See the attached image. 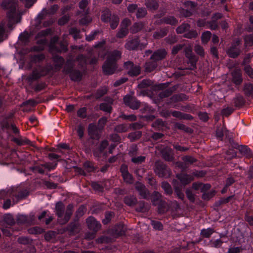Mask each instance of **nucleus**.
Here are the masks:
<instances>
[{
  "label": "nucleus",
  "mask_w": 253,
  "mask_h": 253,
  "mask_svg": "<svg viewBox=\"0 0 253 253\" xmlns=\"http://www.w3.org/2000/svg\"><path fill=\"white\" fill-rule=\"evenodd\" d=\"M53 31L50 28L39 31L35 36V39L37 40L36 45L30 48L32 52L42 53L45 50L46 44L47 43V39L46 37L52 36Z\"/></svg>",
  "instance_id": "1"
},
{
  "label": "nucleus",
  "mask_w": 253,
  "mask_h": 253,
  "mask_svg": "<svg viewBox=\"0 0 253 253\" xmlns=\"http://www.w3.org/2000/svg\"><path fill=\"white\" fill-rule=\"evenodd\" d=\"M0 6L4 10H7L6 17L9 22H13L16 20L17 3L14 0H3Z\"/></svg>",
  "instance_id": "2"
},
{
  "label": "nucleus",
  "mask_w": 253,
  "mask_h": 253,
  "mask_svg": "<svg viewBox=\"0 0 253 253\" xmlns=\"http://www.w3.org/2000/svg\"><path fill=\"white\" fill-rule=\"evenodd\" d=\"M147 43L142 42L139 37L137 36H129L125 45V48L128 50H137L142 49L146 46Z\"/></svg>",
  "instance_id": "3"
},
{
  "label": "nucleus",
  "mask_w": 253,
  "mask_h": 253,
  "mask_svg": "<svg viewBox=\"0 0 253 253\" xmlns=\"http://www.w3.org/2000/svg\"><path fill=\"white\" fill-rule=\"evenodd\" d=\"M57 164L51 165L50 163H45L44 164L36 165L32 167L30 169L33 173H39L40 174H44L45 172L47 173L51 170L54 169Z\"/></svg>",
  "instance_id": "4"
},
{
  "label": "nucleus",
  "mask_w": 253,
  "mask_h": 253,
  "mask_svg": "<svg viewBox=\"0 0 253 253\" xmlns=\"http://www.w3.org/2000/svg\"><path fill=\"white\" fill-rule=\"evenodd\" d=\"M109 146V142L106 139L101 141L94 149L93 153L95 157L101 158L102 156L105 157L107 155V152L105 150Z\"/></svg>",
  "instance_id": "5"
},
{
  "label": "nucleus",
  "mask_w": 253,
  "mask_h": 253,
  "mask_svg": "<svg viewBox=\"0 0 253 253\" xmlns=\"http://www.w3.org/2000/svg\"><path fill=\"white\" fill-rule=\"evenodd\" d=\"M240 44L241 42L239 40H237L231 44L226 51L229 57L236 58L238 57L241 52Z\"/></svg>",
  "instance_id": "6"
},
{
  "label": "nucleus",
  "mask_w": 253,
  "mask_h": 253,
  "mask_svg": "<svg viewBox=\"0 0 253 253\" xmlns=\"http://www.w3.org/2000/svg\"><path fill=\"white\" fill-rule=\"evenodd\" d=\"M125 104L132 110L138 109L140 106V102L134 96L127 94L124 97Z\"/></svg>",
  "instance_id": "7"
},
{
  "label": "nucleus",
  "mask_w": 253,
  "mask_h": 253,
  "mask_svg": "<svg viewBox=\"0 0 253 253\" xmlns=\"http://www.w3.org/2000/svg\"><path fill=\"white\" fill-rule=\"evenodd\" d=\"M124 67L128 69L127 74L130 77H136L140 74V67L139 66L135 65L132 61L125 62Z\"/></svg>",
  "instance_id": "8"
},
{
  "label": "nucleus",
  "mask_w": 253,
  "mask_h": 253,
  "mask_svg": "<svg viewBox=\"0 0 253 253\" xmlns=\"http://www.w3.org/2000/svg\"><path fill=\"white\" fill-rule=\"evenodd\" d=\"M126 228L125 225L122 223H119L115 225L114 228L109 231V233L112 236L118 238L126 235Z\"/></svg>",
  "instance_id": "9"
},
{
  "label": "nucleus",
  "mask_w": 253,
  "mask_h": 253,
  "mask_svg": "<svg viewBox=\"0 0 253 253\" xmlns=\"http://www.w3.org/2000/svg\"><path fill=\"white\" fill-rule=\"evenodd\" d=\"M66 72L69 75L71 81L74 82H80L83 78L82 72L77 69H74L72 66H69L66 69Z\"/></svg>",
  "instance_id": "10"
},
{
  "label": "nucleus",
  "mask_w": 253,
  "mask_h": 253,
  "mask_svg": "<svg viewBox=\"0 0 253 253\" xmlns=\"http://www.w3.org/2000/svg\"><path fill=\"white\" fill-rule=\"evenodd\" d=\"M117 68L116 63L106 59L102 65V71L106 75H111L114 73Z\"/></svg>",
  "instance_id": "11"
},
{
  "label": "nucleus",
  "mask_w": 253,
  "mask_h": 253,
  "mask_svg": "<svg viewBox=\"0 0 253 253\" xmlns=\"http://www.w3.org/2000/svg\"><path fill=\"white\" fill-rule=\"evenodd\" d=\"M157 23L159 25L168 24L171 26H175L178 23V20L174 16L167 15L159 20H157Z\"/></svg>",
  "instance_id": "12"
},
{
  "label": "nucleus",
  "mask_w": 253,
  "mask_h": 253,
  "mask_svg": "<svg viewBox=\"0 0 253 253\" xmlns=\"http://www.w3.org/2000/svg\"><path fill=\"white\" fill-rule=\"evenodd\" d=\"M88 133L90 139L93 140H99L100 134L99 131L98 127L94 123H90L87 128Z\"/></svg>",
  "instance_id": "13"
},
{
  "label": "nucleus",
  "mask_w": 253,
  "mask_h": 253,
  "mask_svg": "<svg viewBox=\"0 0 253 253\" xmlns=\"http://www.w3.org/2000/svg\"><path fill=\"white\" fill-rule=\"evenodd\" d=\"M167 55V52L164 48L158 49L152 53L150 56V60H154L158 63L164 60Z\"/></svg>",
  "instance_id": "14"
},
{
  "label": "nucleus",
  "mask_w": 253,
  "mask_h": 253,
  "mask_svg": "<svg viewBox=\"0 0 253 253\" xmlns=\"http://www.w3.org/2000/svg\"><path fill=\"white\" fill-rule=\"evenodd\" d=\"M135 188L138 192L139 195H140L143 199H149V191L143 184L137 181L135 184Z\"/></svg>",
  "instance_id": "15"
},
{
  "label": "nucleus",
  "mask_w": 253,
  "mask_h": 253,
  "mask_svg": "<svg viewBox=\"0 0 253 253\" xmlns=\"http://www.w3.org/2000/svg\"><path fill=\"white\" fill-rule=\"evenodd\" d=\"M86 223L88 228L95 232H97L101 227V224L93 216L88 217L86 220Z\"/></svg>",
  "instance_id": "16"
},
{
  "label": "nucleus",
  "mask_w": 253,
  "mask_h": 253,
  "mask_svg": "<svg viewBox=\"0 0 253 253\" xmlns=\"http://www.w3.org/2000/svg\"><path fill=\"white\" fill-rule=\"evenodd\" d=\"M231 134V133L225 127H218L216 130V136L218 140L221 141L223 140L224 136L227 140L228 138L230 137Z\"/></svg>",
  "instance_id": "17"
},
{
  "label": "nucleus",
  "mask_w": 253,
  "mask_h": 253,
  "mask_svg": "<svg viewBox=\"0 0 253 253\" xmlns=\"http://www.w3.org/2000/svg\"><path fill=\"white\" fill-rule=\"evenodd\" d=\"M155 167L156 174H172L171 172L169 171L168 166L162 162H157Z\"/></svg>",
  "instance_id": "18"
},
{
  "label": "nucleus",
  "mask_w": 253,
  "mask_h": 253,
  "mask_svg": "<svg viewBox=\"0 0 253 253\" xmlns=\"http://www.w3.org/2000/svg\"><path fill=\"white\" fill-rule=\"evenodd\" d=\"M34 220L35 217L34 215H30L29 217L25 215H19L16 219L18 224L28 225L33 224Z\"/></svg>",
  "instance_id": "19"
},
{
  "label": "nucleus",
  "mask_w": 253,
  "mask_h": 253,
  "mask_svg": "<svg viewBox=\"0 0 253 253\" xmlns=\"http://www.w3.org/2000/svg\"><path fill=\"white\" fill-rule=\"evenodd\" d=\"M172 185L173 186L174 193L176 196L180 199L183 200L184 198V195L182 192V186L180 181L177 179H173L172 180Z\"/></svg>",
  "instance_id": "20"
},
{
  "label": "nucleus",
  "mask_w": 253,
  "mask_h": 253,
  "mask_svg": "<svg viewBox=\"0 0 253 253\" xmlns=\"http://www.w3.org/2000/svg\"><path fill=\"white\" fill-rule=\"evenodd\" d=\"M237 156L236 152L232 149H229V150H227L223 155V157L226 161V163H227L226 167L229 168L230 165L232 164V162L231 161L236 158Z\"/></svg>",
  "instance_id": "21"
},
{
  "label": "nucleus",
  "mask_w": 253,
  "mask_h": 253,
  "mask_svg": "<svg viewBox=\"0 0 253 253\" xmlns=\"http://www.w3.org/2000/svg\"><path fill=\"white\" fill-rule=\"evenodd\" d=\"M59 39L57 36L52 37L49 42L47 40V43L46 44V46L48 47L49 51L54 52V50H57V44L59 43Z\"/></svg>",
  "instance_id": "22"
},
{
  "label": "nucleus",
  "mask_w": 253,
  "mask_h": 253,
  "mask_svg": "<svg viewBox=\"0 0 253 253\" xmlns=\"http://www.w3.org/2000/svg\"><path fill=\"white\" fill-rule=\"evenodd\" d=\"M169 31V27L167 26L161 28L155 31L153 34V37L156 40L161 39L167 35Z\"/></svg>",
  "instance_id": "23"
},
{
  "label": "nucleus",
  "mask_w": 253,
  "mask_h": 253,
  "mask_svg": "<svg viewBox=\"0 0 253 253\" xmlns=\"http://www.w3.org/2000/svg\"><path fill=\"white\" fill-rule=\"evenodd\" d=\"M84 167L88 172H98L99 171V168L90 161H85L84 164Z\"/></svg>",
  "instance_id": "24"
},
{
  "label": "nucleus",
  "mask_w": 253,
  "mask_h": 253,
  "mask_svg": "<svg viewBox=\"0 0 253 253\" xmlns=\"http://www.w3.org/2000/svg\"><path fill=\"white\" fill-rule=\"evenodd\" d=\"M163 158L166 161H172L173 159V151L171 148L167 147L161 151Z\"/></svg>",
  "instance_id": "25"
},
{
  "label": "nucleus",
  "mask_w": 253,
  "mask_h": 253,
  "mask_svg": "<svg viewBox=\"0 0 253 253\" xmlns=\"http://www.w3.org/2000/svg\"><path fill=\"white\" fill-rule=\"evenodd\" d=\"M182 94H174L168 100V104L171 107L177 108L179 102L182 100Z\"/></svg>",
  "instance_id": "26"
},
{
  "label": "nucleus",
  "mask_w": 253,
  "mask_h": 253,
  "mask_svg": "<svg viewBox=\"0 0 253 253\" xmlns=\"http://www.w3.org/2000/svg\"><path fill=\"white\" fill-rule=\"evenodd\" d=\"M157 206H158L157 212L159 214H164L169 210L168 203L163 200H160Z\"/></svg>",
  "instance_id": "27"
},
{
  "label": "nucleus",
  "mask_w": 253,
  "mask_h": 253,
  "mask_svg": "<svg viewBox=\"0 0 253 253\" xmlns=\"http://www.w3.org/2000/svg\"><path fill=\"white\" fill-rule=\"evenodd\" d=\"M158 66V64L154 60H149L145 62L144 65L145 71L147 73H151L156 70Z\"/></svg>",
  "instance_id": "28"
},
{
  "label": "nucleus",
  "mask_w": 253,
  "mask_h": 253,
  "mask_svg": "<svg viewBox=\"0 0 253 253\" xmlns=\"http://www.w3.org/2000/svg\"><path fill=\"white\" fill-rule=\"evenodd\" d=\"M238 150L242 155L247 158L251 159L253 157V152L247 146L241 145Z\"/></svg>",
  "instance_id": "29"
},
{
  "label": "nucleus",
  "mask_w": 253,
  "mask_h": 253,
  "mask_svg": "<svg viewBox=\"0 0 253 253\" xmlns=\"http://www.w3.org/2000/svg\"><path fill=\"white\" fill-rule=\"evenodd\" d=\"M183 162L177 163V166L182 169V172H184L185 169L189 167L190 164V156L186 155L182 158Z\"/></svg>",
  "instance_id": "30"
},
{
  "label": "nucleus",
  "mask_w": 253,
  "mask_h": 253,
  "mask_svg": "<svg viewBox=\"0 0 253 253\" xmlns=\"http://www.w3.org/2000/svg\"><path fill=\"white\" fill-rule=\"evenodd\" d=\"M190 25L188 24H182L178 26L176 29V32L177 34H182L185 32H188L186 34L185 37L190 39V31H189Z\"/></svg>",
  "instance_id": "31"
},
{
  "label": "nucleus",
  "mask_w": 253,
  "mask_h": 253,
  "mask_svg": "<svg viewBox=\"0 0 253 253\" xmlns=\"http://www.w3.org/2000/svg\"><path fill=\"white\" fill-rule=\"evenodd\" d=\"M243 91L246 96L253 98V84L245 83L244 85Z\"/></svg>",
  "instance_id": "32"
},
{
  "label": "nucleus",
  "mask_w": 253,
  "mask_h": 253,
  "mask_svg": "<svg viewBox=\"0 0 253 253\" xmlns=\"http://www.w3.org/2000/svg\"><path fill=\"white\" fill-rule=\"evenodd\" d=\"M45 74L43 73V70L41 69L39 71L37 69L32 71L31 74L29 77V80L31 81H35L43 76Z\"/></svg>",
  "instance_id": "33"
},
{
  "label": "nucleus",
  "mask_w": 253,
  "mask_h": 253,
  "mask_svg": "<svg viewBox=\"0 0 253 253\" xmlns=\"http://www.w3.org/2000/svg\"><path fill=\"white\" fill-rule=\"evenodd\" d=\"M145 4L146 7L151 11L157 10L159 6L157 0H146Z\"/></svg>",
  "instance_id": "34"
},
{
  "label": "nucleus",
  "mask_w": 253,
  "mask_h": 253,
  "mask_svg": "<svg viewBox=\"0 0 253 253\" xmlns=\"http://www.w3.org/2000/svg\"><path fill=\"white\" fill-rule=\"evenodd\" d=\"M176 89L175 86L169 87L164 90L161 91L159 94V96L161 99L167 97L171 95V94Z\"/></svg>",
  "instance_id": "35"
},
{
  "label": "nucleus",
  "mask_w": 253,
  "mask_h": 253,
  "mask_svg": "<svg viewBox=\"0 0 253 253\" xmlns=\"http://www.w3.org/2000/svg\"><path fill=\"white\" fill-rule=\"evenodd\" d=\"M65 210V206L62 201H59L55 205L56 213L58 217H62Z\"/></svg>",
  "instance_id": "36"
},
{
  "label": "nucleus",
  "mask_w": 253,
  "mask_h": 253,
  "mask_svg": "<svg viewBox=\"0 0 253 253\" xmlns=\"http://www.w3.org/2000/svg\"><path fill=\"white\" fill-rule=\"evenodd\" d=\"M88 5V0H81L79 3V7L82 10L83 14L84 16H87L89 14V9L87 8Z\"/></svg>",
  "instance_id": "37"
},
{
  "label": "nucleus",
  "mask_w": 253,
  "mask_h": 253,
  "mask_svg": "<svg viewBox=\"0 0 253 253\" xmlns=\"http://www.w3.org/2000/svg\"><path fill=\"white\" fill-rule=\"evenodd\" d=\"M121 51L117 49L114 50L112 51L107 59L110 60L116 63L117 61L121 57Z\"/></svg>",
  "instance_id": "38"
},
{
  "label": "nucleus",
  "mask_w": 253,
  "mask_h": 253,
  "mask_svg": "<svg viewBox=\"0 0 253 253\" xmlns=\"http://www.w3.org/2000/svg\"><path fill=\"white\" fill-rule=\"evenodd\" d=\"M149 197H151V202L153 206H156L161 199L162 195L158 191H154L151 195L150 194Z\"/></svg>",
  "instance_id": "39"
},
{
  "label": "nucleus",
  "mask_w": 253,
  "mask_h": 253,
  "mask_svg": "<svg viewBox=\"0 0 253 253\" xmlns=\"http://www.w3.org/2000/svg\"><path fill=\"white\" fill-rule=\"evenodd\" d=\"M112 17V15L111 11L108 9H107L102 12L101 16V19L104 23H109L110 21L111 18Z\"/></svg>",
  "instance_id": "40"
},
{
  "label": "nucleus",
  "mask_w": 253,
  "mask_h": 253,
  "mask_svg": "<svg viewBox=\"0 0 253 253\" xmlns=\"http://www.w3.org/2000/svg\"><path fill=\"white\" fill-rule=\"evenodd\" d=\"M124 202L128 206H133L137 204V200L133 196H126L124 197Z\"/></svg>",
  "instance_id": "41"
},
{
  "label": "nucleus",
  "mask_w": 253,
  "mask_h": 253,
  "mask_svg": "<svg viewBox=\"0 0 253 253\" xmlns=\"http://www.w3.org/2000/svg\"><path fill=\"white\" fill-rule=\"evenodd\" d=\"M235 106L237 108L242 107L245 104L246 100L242 95L236 96L233 100Z\"/></svg>",
  "instance_id": "42"
},
{
  "label": "nucleus",
  "mask_w": 253,
  "mask_h": 253,
  "mask_svg": "<svg viewBox=\"0 0 253 253\" xmlns=\"http://www.w3.org/2000/svg\"><path fill=\"white\" fill-rule=\"evenodd\" d=\"M79 226L80 224L79 223L71 222L66 228H64L63 232H61V234H63L67 231H70L71 233H73Z\"/></svg>",
  "instance_id": "43"
},
{
  "label": "nucleus",
  "mask_w": 253,
  "mask_h": 253,
  "mask_svg": "<svg viewBox=\"0 0 253 253\" xmlns=\"http://www.w3.org/2000/svg\"><path fill=\"white\" fill-rule=\"evenodd\" d=\"M152 126L155 129L161 130L165 126V123L162 119H158L152 123Z\"/></svg>",
  "instance_id": "44"
},
{
  "label": "nucleus",
  "mask_w": 253,
  "mask_h": 253,
  "mask_svg": "<svg viewBox=\"0 0 253 253\" xmlns=\"http://www.w3.org/2000/svg\"><path fill=\"white\" fill-rule=\"evenodd\" d=\"M172 116L181 119L190 120V115L183 113L178 111H173L171 112Z\"/></svg>",
  "instance_id": "45"
},
{
  "label": "nucleus",
  "mask_w": 253,
  "mask_h": 253,
  "mask_svg": "<svg viewBox=\"0 0 253 253\" xmlns=\"http://www.w3.org/2000/svg\"><path fill=\"white\" fill-rule=\"evenodd\" d=\"M59 9L58 4H55L50 6V7L47 9L46 8H43V11L45 12V14L47 15H54L56 13Z\"/></svg>",
  "instance_id": "46"
},
{
  "label": "nucleus",
  "mask_w": 253,
  "mask_h": 253,
  "mask_svg": "<svg viewBox=\"0 0 253 253\" xmlns=\"http://www.w3.org/2000/svg\"><path fill=\"white\" fill-rule=\"evenodd\" d=\"M119 18L116 15H113L112 17L109 22L110 24V27L112 30L116 29L119 23Z\"/></svg>",
  "instance_id": "47"
},
{
  "label": "nucleus",
  "mask_w": 253,
  "mask_h": 253,
  "mask_svg": "<svg viewBox=\"0 0 253 253\" xmlns=\"http://www.w3.org/2000/svg\"><path fill=\"white\" fill-rule=\"evenodd\" d=\"M146 157L144 156H134L131 158V162L135 165H140L145 163Z\"/></svg>",
  "instance_id": "48"
},
{
  "label": "nucleus",
  "mask_w": 253,
  "mask_h": 253,
  "mask_svg": "<svg viewBox=\"0 0 253 253\" xmlns=\"http://www.w3.org/2000/svg\"><path fill=\"white\" fill-rule=\"evenodd\" d=\"M138 207L135 208V211L139 212H145L148 211V209L145 206V202L143 201H139L137 203Z\"/></svg>",
  "instance_id": "49"
},
{
  "label": "nucleus",
  "mask_w": 253,
  "mask_h": 253,
  "mask_svg": "<svg viewBox=\"0 0 253 253\" xmlns=\"http://www.w3.org/2000/svg\"><path fill=\"white\" fill-rule=\"evenodd\" d=\"M177 179L180 181L182 186L190 183V178L188 177L189 175H176Z\"/></svg>",
  "instance_id": "50"
},
{
  "label": "nucleus",
  "mask_w": 253,
  "mask_h": 253,
  "mask_svg": "<svg viewBox=\"0 0 253 253\" xmlns=\"http://www.w3.org/2000/svg\"><path fill=\"white\" fill-rule=\"evenodd\" d=\"M3 220L7 224L10 226H13L15 224L13 216L10 213L5 214L4 215Z\"/></svg>",
  "instance_id": "51"
},
{
  "label": "nucleus",
  "mask_w": 253,
  "mask_h": 253,
  "mask_svg": "<svg viewBox=\"0 0 253 253\" xmlns=\"http://www.w3.org/2000/svg\"><path fill=\"white\" fill-rule=\"evenodd\" d=\"M45 55L42 53L34 54L31 56V59L35 63H40L44 60Z\"/></svg>",
  "instance_id": "52"
},
{
  "label": "nucleus",
  "mask_w": 253,
  "mask_h": 253,
  "mask_svg": "<svg viewBox=\"0 0 253 253\" xmlns=\"http://www.w3.org/2000/svg\"><path fill=\"white\" fill-rule=\"evenodd\" d=\"M68 50V45L62 42H60L57 45V50H54V52L61 53L66 52Z\"/></svg>",
  "instance_id": "53"
},
{
  "label": "nucleus",
  "mask_w": 253,
  "mask_h": 253,
  "mask_svg": "<svg viewBox=\"0 0 253 253\" xmlns=\"http://www.w3.org/2000/svg\"><path fill=\"white\" fill-rule=\"evenodd\" d=\"M28 232L31 234H40L45 232V230L39 226H35L30 228L28 230Z\"/></svg>",
  "instance_id": "54"
},
{
  "label": "nucleus",
  "mask_w": 253,
  "mask_h": 253,
  "mask_svg": "<svg viewBox=\"0 0 253 253\" xmlns=\"http://www.w3.org/2000/svg\"><path fill=\"white\" fill-rule=\"evenodd\" d=\"M217 191L215 190H212L210 192H204L202 196V198L204 200L209 201L211 198L213 197L216 194Z\"/></svg>",
  "instance_id": "55"
},
{
  "label": "nucleus",
  "mask_w": 253,
  "mask_h": 253,
  "mask_svg": "<svg viewBox=\"0 0 253 253\" xmlns=\"http://www.w3.org/2000/svg\"><path fill=\"white\" fill-rule=\"evenodd\" d=\"M227 142L229 143L230 147H231V149H237L238 150L241 145H239L238 143L236 142L232 138V134H231L229 138L226 140Z\"/></svg>",
  "instance_id": "56"
},
{
  "label": "nucleus",
  "mask_w": 253,
  "mask_h": 253,
  "mask_svg": "<svg viewBox=\"0 0 253 253\" xmlns=\"http://www.w3.org/2000/svg\"><path fill=\"white\" fill-rule=\"evenodd\" d=\"M243 81L242 75L239 73H234L233 74V82L236 85H240Z\"/></svg>",
  "instance_id": "57"
},
{
  "label": "nucleus",
  "mask_w": 253,
  "mask_h": 253,
  "mask_svg": "<svg viewBox=\"0 0 253 253\" xmlns=\"http://www.w3.org/2000/svg\"><path fill=\"white\" fill-rule=\"evenodd\" d=\"M144 25L142 22L135 23L131 28V31L133 33H136L143 29Z\"/></svg>",
  "instance_id": "58"
},
{
  "label": "nucleus",
  "mask_w": 253,
  "mask_h": 253,
  "mask_svg": "<svg viewBox=\"0 0 253 253\" xmlns=\"http://www.w3.org/2000/svg\"><path fill=\"white\" fill-rule=\"evenodd\" d=\"M161 186L165 191V193L169 195H171L172 193V189L171 186L168 182H162Z\"/></svg>",
  "instance_id": "59"
},
{
  "label": "nucleus",
  "mask_w": 253,
  "mask_h": 253,
  "mask_svg": "<svg viewBox=\"0 0 253 253\" xmlns=\"http://www.w3.org/2000/svg\"><path fill=\"white\" fill-rule=\"evenodd\" d=\"M138 148L135 144L132 145L128 150V155L131 158L133 157L136 156L138 155Z\"/></svg>",
  "instance_id": "60"
},
{
  "label": "nucleus",
  "mask_w": 253,
  "mask_h": 253,
  "mask_svg": "<svg viewBox=\"0 0 253 253\" xmlns=\"http://www.w3.org/2000/svg\"><path fill=\"white\" fill-rule=\"evenodd\" d=\"M101 31L98 30L92 31L89 35H86L85 40L88 42H91L95 39L96 36L99 35Z\"/></svg>",
  "instance_id": "61"
},
{
  "label": "nucleus",
  "mask_w": 253,
  "mask_h": 253,
  "mask_svg": "<svg viewBox=\"0 0 253 253\" xmlns=\"http://www.w3.org/2000/svg\"><path fill=\"white\" fill-rule=\"evenodd\" d=\"M11 141L15 143L17 145L19 146H21L23 145V144H29L31 142V141L28 139L22 140L21 139H19L15 137H13L11 139Z\"/></svg>",
  "instance_id": "62"
},
{
  "label": "nucleus",
  "mask_w": 253,
  "mask_h": 253,
  "mask_svg": "<svg viewBox=\"0 0 253 253\" xmlns=\"http://www.w3.org/2000/svg\"><path fill=\"white\" fill-rule=\"evenodd\" d=\"M29 38L30 35L26 31H24L23 33H21L18 37V39L24 43H27L29 41Z\"/></svg>",
  "instance_id": "63"
},
{
  "label": "nucleus",
  "mask_w": 253,
  "mask_h": 253,
  "mask_svg": "<svg viewBox=\"0 0 253 253\" xmlns=\"http://www.w3.org/2000/svg\"><path fill=\"white\" fill-rule=\"evenodd\" d=\"M211 36V33L210 31H207L203 33L201 36V41L203 43H207L210 41Z\"/></svg>",
  "instance_id": "64"
}]
</instances>
